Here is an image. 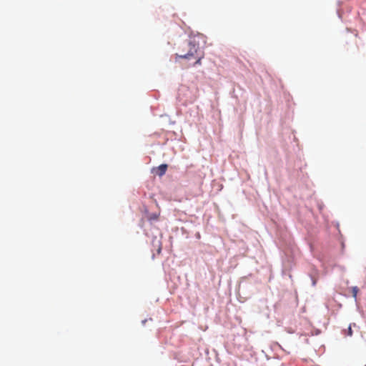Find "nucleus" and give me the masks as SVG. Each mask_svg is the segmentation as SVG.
Returning a JSON list of instances; mask_svg holds the SVG:
<instances>
[{
  "label": "nucleus",
  "mask_w": 366,
  "mask_h": 366,
  "mask_svg": "<svg viewBox=\"0 0 366 366\" xmlns=\"http://www.w3.org/2000/svg\"><path fill=\"white\" fill-rule=\"evenodd\" d=\"M198 51H199V45L194 36L190 38L188 41L184 42L179 47V52L176 54L175 59L176 61L178 58L187 60L192 59V57H194Z\"/></svg>",
  "instance_id": "nucleus-1"
},
{
  "label": "nucleus",
  "mask_w": 366,
  "mask_h": 366,
  "mask_svg": "<svg viewBox=\"0 0 366 366\" xmlns=\"http://www.w3.org/2000/svg\"><path fill=\"white\" fill-rule=\"evenodd\" d=\"M358 292L357 287H355L352 289L353 296L355 297L357 296V293Z\"/></svg>",
  "instance_id": "nucleus-5"
},
{
  "label": "nucleus",
  "mask_w": 366,
  "mask_h": 366,
  "mask_svg": "<svg viewBox=\"0 0 366 366\" xmlns=\"http://www.w3.org/2000/svg\"><path fill=\"white\" fill-rule=\"evenodd\" d=\"M347 335L348 336H352V328H351V325H350L348 329H347Z\"/></svg>",
  "instance_id": "nucleus-6"
},
{
  "label": "nucleus",
  "mask_w": 366,
  "mask_h": 366,
  "mask_svg": "<svg viewBox=\"0 0 366 366\" xmlns=\"http://www.w3.org/2000/svg\"><path fill=\"white\" fill-rule=\"evenodd\" d=\"M159 214H152L149 215H147V217L149 220H157L158 219Z\"/></svg>",
  "instance_id": "nucleus-4"
},
{
  "label": "nucleus",
  "mask_w": 366,
  "mask_h": 366,
  "mask_svg": "<svg viewBox=\"0 0 366 366\" xmlns=\"http://www.w3.org/2000/svg\"><path fill=\"white\" fill-rule=\"evenodd\" d=\"M203 58V54H199V51L197 53V54L194 56V57H192V59H196L194 65L197 64H201V61Z\"/></svg>",
  "instance_id": "nucleus-3"
},
{
  "label": "nucleus",
  "mask_w": 366,
  "mask_h": 366,
  "mask_svg": "<svg viewBox=\"0 0 366 366\" xmlns=\"http://www.w3.org/2000/svg\"><path fill=\"white\" fill-rule=\"evenodd\" d=\"M167 169V164H162L157 167V174H158L159 176H162L166 173Z\"/></svg>",
  "instance_id": "nucleus-2"
}]
</instances>
